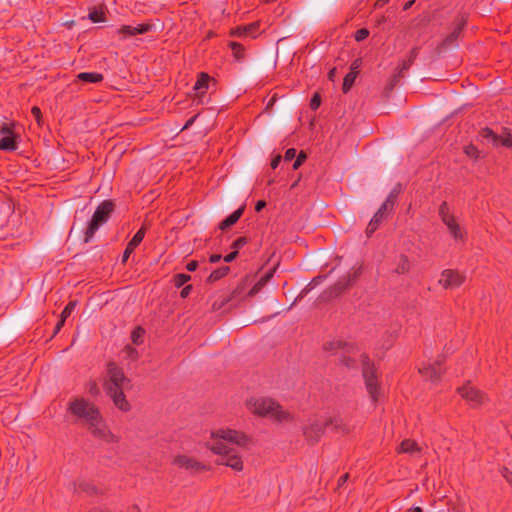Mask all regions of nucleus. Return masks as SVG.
Wrapping results in <instances>:
<instances>
[{"label":"nucleus","mask_w":512,"mask_h":512,"mask_svg":"<svg viewBox=\"0 0 512 512\" xmlns=\"http://www.w3.org/2000/svg\"><path fill=\"white\" fill-rule=\"evenodd\" d=\"M248 442V437L237 430L218 428L211 432L207 447L219 455V464L231 467L235 471H241L243 461L237 449L232 446L244 447Z\"/></svg>","instance_id":"obj_1"},{"label":"nucleus","mask_w":512,"mask_h":512,"mask_svg":"<svg viewBox=\"0 0 512 512\" xmlns=\"http://www.w3.org/2000/svg\"><path fill=\"white\" fill-rule=\"evenodd\" d=\"M69 411L81 420L96 438L107 442L113 440V435L108 430L99 410L88 400L77 398L71 401Z\"/></svg>","instance_id":"obj_2"},{"label":"nucleus","mask_w":512,"mask_h":512,"mask_svg":"<svg viewBox=\"0 0 512 512\" xmlns=\"http://www.w3.org/2000/svg\"><path fill=\"white\" fill-rule=\"evenodd\" d=\"M104 389L112 399L114 405L122 411H128L130 404L126 400L125 393L132 388L129 378L115 364L110 363L107 367V375L104 380Z\"/></svg>","instance_id":"obj_3"},{"label":"nucleus","mask_w":512,"mask_h":512,"mask_svg":"<svg viewBox=\"0 0 512 512\" xmlns=\"http://www.w3.org/2000/svg\"><path fill=\"white\" fill-rule=\"evenodd\" d=\"M247 406L252 413L259 416L278 421H285L289 418V414L271 398H252L248 401Z\"/></svg>","instance_id":"obj_4"},{"label":"nucleus","mask_w":512,"mask_h":512,"mask_svg":"<svg viewBox=\"0 0 512 512\" xmlns=\"http://www.w3.org/2000/svg\"><path fill=\"white\" fill-rule=\"evenodd\" d=\"M113 208L114 205L111 201H104L97 207L85 233L86 242L90 241L99 227L107 222Z\"/></svg>","instance_id":"obj_5"},{"label":"nucleus","mask_w":512,"mask_h":512,"mask_svg":"<svg viewBox=\"0 0 512 512\" xmlns=\"http://www.w3.org/2000/svg\"><path fill=\"white\" fill-rule=\"evenodd\" d=\"M361 358L362 372L367 391L371 399L376 402L381 395V388L378 384L376 369L366 356L359 354Z\"/></svg>","instance_id":"obj_6"},{"label":"nucleus","mask_w":512,"mask_h":512,"mask_svg":"<svg viewBox=\"0 0 512 512\" xmlns=\"http://www.w3.org/2000/svg\"><path fill=\"white\" fill-rule=\"evenodd\" d=\"M15 127V122H0V150L15 151L18 148Z\"/></svg>","instance_id":"obj_7"},{"label":"nucleus","mask_w":512,"mask_h":512,"mask_svg":"<svg viewBox=\"0 0 512 512\" xmlns=\"http://www.w3.org/2000/svg\"><path fill=\"white\" fill-rule=\"evenodd\" d=\"M439 214L447 226L450 234L456 241H463L465 237V230L458 224L453 215L449 213V208L446 203H442L439 208Z\"/></svg>","instance_id":"obj_8"},{"label":"nucleus","mask_w":512,"mask_h":512,"mask_svg":"<svg viewBox=\"0 0 512 512\" xmlns=\"http://www.w3.org/2000/svg\"><path fill=\"white\" fill-rule=\"evenodd\" d=\"M325 349L331 350V351L342 350L343 353L349 354V356L344 358L345 365L347 367H354V364H355L354 357H356L357 353H356V348L352 344H349L346 342H341V341H333V342H330L329 344H327L325 346Z\"/></svg>","instance_id":"obj_9"},{"label":"nucleus","mask_w":512,"mask_h":512,"mask_svg":"<svg viewBox=\"0 0 512 512\" xmlns=\"http://www.w3.org/2000/svg\"><path fill=\"white\" fill-rule=\"evenodd\" d=\"M458 393L465 399L472 407H477L482 404L485 399V395L479 390L475 389L471 385L467 384L458 388Z\"/></svg>","instance_id":"obj_10"},{"label":"nucleus","mask_w":512,"mask_h":512,"mask_svg":"<svg viewBox=\"0 0 512 512\" xmlns=\"http://www.w3.org/2000/svg\"><path fill=\"white\" fill-rule=\"evenodd\" d=\"M464 281V276L457 271L447 269L441 273L439 283L446 289H452L460 286Z\"/></svg>","instance_id":"obj_11"},{"label":"nucleus","mask_w":512,"mask_h":512,"mask_svg":"<svg viewBox=\"0 0 512 512\" xmlns=\"http://www.w3.org/2000/svg\"><path fill=\"white\" fill-rule=\"evenodd\" d=\"M443 372L442 365L439 361L433 363L423 364L419 368V373L425 380L435 382L437 381Z\"/></svg>","instance_id":"obj_12"},{"label":"nucleus","mask_w":512,"mask_h":512,"mask_svg":"<svg viewBox=\"0 0 512 512\" xmlns=\"http://www.w3.org/2000/svg\"><path fill=\"white\" fill-rule=\"evenodd\" d=\"M152 25L149 23H141L136 25H123L117 30V33L122 36L123 39L128 37L144 34L150 31Z\"/></svg>","instance_id":"obj_13"},{"label":"nucleus","mask_w":512,"mask_h":512,"mask_svg":"<svg viewBox=\"0 0 512 512\" xmlns=\"http://www.w3.org/2000/svg\"><path fill=\"white\" fill-rule=\"evenodd\" d=\"M481 137L486 140L489 143H492L495 146H505V147H511L512 146V137L510 135L505 136H497L492 130L486 128L482 130Z\"/></svg>","instance_id":"obj_14"},{"label":"nucleus","mask_w":512,"mask_h":512,"mask_svg":"<svg viewBox=\"0 0 512 512\" xmlns=\"http://www.w3.org/2000/svg\"><path fill=\"white\" fill-rule=\"evenodd\" d=\"M396 198V192L392 191L387 197L386 201L382 204L379 210L375 213L371 221L379 226L380 222L386 217L387 213L393 209Z\"/></svg>","instance_id":"obj_15"},{"label":"nucleus","mask_w":512,"mask_h":512,"mask_svg":"<svg viewBox=\"0 0 512 512\" xmlns=\"http://www.w3.org/2000/svg\"><path fill=\"white\" fill-rule=\"evenodd\" d=\"M396 198V192L392 191L387 197L386 201L382 204L379 210L375 213L371 221L379 226L380 222L386 217L387 213L393 209Z\"/></svg>","instance_id":"obj_16"},{"label":"nucleus","mask_w":512,"mask_h":512,"mask_svg":"<svg viewBox=\"0 0 512 512\" xmlns=\"http://www.w3.org/2000/svg\"><path fill=\"white\" fill-rule=\"evenodd\" d=\"M396 198V192L392 191L387 197L386 201L382 204L379 210L375 213L371 221L379 226L380 222L386 217L387 213L393 209Z\"/></svg>","instance_id":"obj_17"},{"label":"nucleus","mask_w":512,"mask_h":512,"mask_svg":"<svg viewBox=\"0 0 512 512\" xmlns=\"http://www.w3.org/2000/svg\"><path fill=\"white\" fill-rule=\"evenodd\" d=\"M145 236V228H140L136 233L135 235L133 236V238L129 241V243L127 244V247L123 253V256H122V262H126L128 260V258L130 257V255L133 253V251L136 249V247L139 246V244L142 242L143 238Z\"/></svg>","instance_id":"obj_18"},{"label":"nucleus","mask_w":512,"mask_h":512,"mask_svg":"<svg viewBox=\"0 0 512 512\" xmlns=\"http://www.w3.org/2000/svg\"><path fill=\"white\" fill-rule=\"evenodd\" d=\"M174 462L180 468H185L186 470H189L192 472H196V471L202 470L204 468V465H202L200 462L194 460L193 458L185 456V455L177 456L175 458Z\"/></svg>","instance_id":"obj_19"},{"label":"nucleus","mask_w":512,"mask_h":512,"mask_svg":"<svg viewBox=\"0 0 512 512\" xmlns=\"http://www.w3.org/2000/svg\"><path fill=\"white\" fill-rule=\"evenodd\" d=\"M258 29L257 23H252L246 26H241L233 29L231 35L238 37H256Z\"/></svg>","instance_id":"obj_20"},{"label":"nucleus","mask_w":512,"mask_h":512,"mask_svg":"<svg viewBox=\"0 0 512 512\" xmlns=\"http://www.w3.org/2000/svg\"><path fill=\"white\" fill-rule=\"evenodd\" d=\"M67 488L68 490H71L76 493L86 492L88 494H91L95 490V488L92 485H90L83 479H79L77 481L69 483Z\"/></svg>","instance_id":"obj_21"},{"label":"nucleus","mask_w":512,"mask_h":512,"mask_svg":"<svg viewBox=\"0 0 512 512\" xmlns=\"http://www.w3.org/2000/svg\"><path fill=\"white\" fill-rule=\"evenodd\" d=\"M209 82H210V77L205 74V73H201L194 85V91H195V94L196 96L200 97L202 96L208 89L209 87Z\"/></svg>","instance_id":"obj_22"},{"label":"nucleus","mask_w":512,"mask_h":512,"mask_svg":"<svg viewBox=\"0 0 512 512\" xmlns=\"http://www.w3.org/2000/svg\"><path fill=\"white\" fill-rule=\"evenodd\" d=\"M398 451L400 453H408L414 455L421 451V447L415 441L406 439L400 443Z\"/></svg>","instance_id":"obj_23"},{"label":"nucleus","mask_w":512,"mask_h":512,"mask_svg":"<svg viewBox=\"0 0 512 512\" xmlns=\"http://www.w3.org/2000/svg\"><path fill=\"white\" fill-rule=\"evenodd\" d=\"M76 79L84 83H98L103 80V75L97 72H81Z\"/></svg>","instance_id":"obj_24"},{"label":"nucleus","mask_w":512,"mask_h":512,"mask_svg":"<svg viewBox=\"0 0 512 512\" xmlns=\"http://www.w3.org/2000/svg\"><path fill=\"white\" fill-rule=\"evenodd\" d=\"M243 212H244V207H240L237 210H235L232 214H230L226 219H224L220 223V225H219L220 229L224 230V229L234 225L239 220V218L242 216Z\"/></svg>","instance_id":"obj_25"},{"label":"nucleus","mask_w":512,"mask_h":512,"mask_svg":"<svg viewBox=\"0 0 512 512\" xmlns=\"http://www.w3.org/2000/svg\"><path fill=\"white\" fill-rule=\"evenodd\" d=\"M357 73L355 71H350L345 77H344V81H343V92L344 93H347L350 88L353 86L356 78H357Z\"/></svg>","instance_id":"obj_26"},{"label":"nucleus","mask_w":512,"mask_h":512,"mask_svg":"<svg viewBox=\"0 0 512 512\" xmlns=\"http://www.w3.org/2000/svg\"><path fill=\"white\" fill-rule=\"evenodd\" d=\"M271 277L272 273H266L264 276H262L259 281L251 288L249 295L252 296L257 294Z\"/></svg>","instance_id":"obj_27"},{"label":"nucleus","mask_w":512,"mask_h":512,"mask_svg":"<svg viewBox=\"0 0 512 512\" xmlns=\"http://www.w3.org/2000/svg\"><path fill=\"white\" fill-rule=\"evenodd\" d=\"M322 431V426L318 423L312 424L310 427L304 428V434L309 439L317 438L318 434Z\"/></svg>","instance_id":"obj_28"},{"label":"nucleus","mask_w":512,"mask_h":512,"mask_svg":"<svg viewBox=\"0 0 512 512\" xmlns=\"http://www.w3.org/2000/svg\"><path fill=\"white\" fill-rule=\"evenodd\" d=\"M231 50H232V54L233 56L237 59V60H241L244 58V47L242 44L238 43V42H231L229 44Z\"/></svg>","instance_id":"obj_29"},{"label":"nucleus","mask_w":512,"mask_h":512,"mask_svg":"<svg viewBox=\"0 0 512 512\" xmlns=\"http://www.w3.org/2000/svg\"><path fill=\"white\" fill-rule=\"evenodd\" d=\"M145 331L141 327H137L132 331L131 339L135 345H140L143 342Z\"/></svg>","instance_id":"obj_30"},{"label":"nucleus","mask_w":512,"mask_h":512,"mask_svg":"<svg viewBox=\"0 0 512 512\" xmlns=\"http://www.w3.org/2000/svg\"><path fill=\"white\" fill-rule=\"evenodd\" d=\"M229 272V267L225 266V267H221L217 270H214L211 274H210V279L213 280V281H216V280H219L221 279L222 277L226 276Z\"/></svg>","instance_id":"obj_31"},{"label":"nucleus","mask_w":512,"mask_h":512,"mask_svg":"<svg viewBox=\"0 0 512 512\" xmlns=\"http://www.w3.org/2000/svg\"><path fill=\"white\" fill-rule=\"evenodd\" d=\"M410 269V263L407 257L401 256L396 272L399 274L405 273Z\"/></svg>","instance_id":"obj_32"},{"label":"nucleus","mask_w":512,"mask_h":512,"mask_svg":"<svg viewBox=\"0 0 512 512\" xmlns=\"http://www.w3.org/2000/svg\"><path fill=\"white\" fill-rule=\"evenodd\" d=\"M88 17L94 23H98V22H103L104 21V13L102 11H99V10L91 11L89 13Z\"/></svg>","instance_id":"obj_33"},{"label":"nucleus","mask_w":512,"mask_h":512,"mask_svg":"<svg viewBox=\"0 0 512 512\" xmlns=\"http://www.w3.org/2000/svg\"><path fill=\"white\" fill-rule=\"evenodd\" d=\"M75 306H76V303L71 301L69 302L65 308L63 309L62 313H61V319H64L66 321V319L71 315V313L74 311L75 309Z\"/></svg>","instance_id":"obj_34"},{"label":"nucleus","mask_w":512,"mask_h":512,"mask_svg":"<svg viewBox=\"0 0 512 512\" xmlns=\"http://www.w3.org/2000/svg\"><path fill=\"white\" fill-rule=\"evenodd\" d=\"M190 280V276L187 275V274H183V273H180V274H177L175 276V286L176 287H181L183 286L186 282H188Z\"/></svg>","instance_id":"obj_35"},{"label":"nucleus","mask_w":512,"mask_h":512,"mask_svg":"<svg viewBox=\"0 0 512 512\" xmlns=\"http://www.w3.org/2000/svg\"><path fill=\"white\" fill-rule=\"evenodd\" d=\"M123 352L126 354V357L130 360H135L138 357L137 350L130 345H127Z\"/></svg>","instance_id":"obj_36"},{"label":"nucleus","mask_w":512,"mask_h":512,"mask_svg":"<svg viewBox=\"0 0 512 512\" xmlns=\"http://www.w3.org/2000/svg\"><path fill=\"white\" fill-rule=\"evenodd\" d=\"M369 35V31L366 28H361L355 33V40L360 42L365 40Z\"/></svg>","instance_id":"obj_37"},{"label":"nucleus","mask_w":512,"mask_h":512,"mask_svg":"<svg viewBox=\"0 0 512 512\" xmlns=\"http://www.w3.org/2000/svg\"><path fill=\"white\" fill-rule=\"evenodd\" d=\"M465 153L467 156L471 158H477L479 156V151L473 145H469L465 148Z\"/></svg>","instance_id":"obj_38"},{"label":"nucleus","mask_w":512,"mask_h":512,"mask_svg":"<svg viewBox=\"0 0 512 512\" xmlns=\"http://www.w3.org/2000/svg\"><path fill=\"white\" fill-rule=\"evenodd\" d=\"M296 156V150L294 148H290L285 152L284 160L291 161Z\"/></svg>","instance_id":"obj_39"},{"label":"nucleus","mask_w":512,"mask_h":512,"mask_svg":"<svg viewBox=\"0 0 512 512\" xmlns=\"http://www.w3.org/2000/svg\"><path fill=\"white\" fill-rule=\"evenodd\" d=\"M362 61L361 59H355L350 66V71H355L357 74L359 72V69L361 67Z\"/></svg>","instance_id":"obj_40"},{"label":"nucleus","mask_w":512,"mask_h":512,"mask_svg":"<svg viewBox=\"0 0 512 512\" xmlns=\"http://www.w3.org/2000/svg\"><path fill=\"white\" fill-rule=\"evenodd\" d=\"M245 243H246V239L243 237L236 239L233 243L234 250L238 251V249H240L242 246H244Z\"/></svg>","instance_id":"obj_41"},{"label":"nucleus","mask_w":512,"mask_h":512,"mask_svg":"<svg viewBox=\"0 0 512 512\" xmlns=\"http://www.w3.org/2000/svg\"><path fill=\"white\" fill-rule=\"evenodd\" d=\"M502 475L506 479V481L512 486V472L505 468L502 471Z\"/></svg>","instance_id":"obj_42"},{"label":"nucleus","mask_w":512,"mask_h":512,"mask_svg":"<svg viewBox=\"0 0 512 512\" xmlns=\"http://www.w3.org/2000/svg\"><path fill=\"white\" fill-rule=\"evenodd\" d=\"M320 105V97L318 95H314V97L311 99L310 106L312 109H317Z\"/></svg>","instance_id":"obj_43"},{"label":"nucleus","mask_w":512,"mask_h":512,"mask_svg":"<svg viewBox=\"0 0 512 512\" xmlns=\"http://www.w3.org/2000/svg\"><path fill=\"white\" fill-rule=\"evenodd\" d=\"M378 228L377 225H375L372 221L369 222L367 228H366V233L368 236H370L372 233H374V231Z\"/></svg>","instance_id":"obj_44"},{"label":"nucleus","mask_w":512,"mask_h":512,"mask_svg":"<svg viewBox=\"0 0 512 512\" xmlns=\"http://www.w3.org/2000/svg\"><path fill=\"white\" fill-rule=\"evenodd\" d=\"M237 254H238V251L234 250L233 252L229 253L228 255H226L224 257V261L227 263L232 262L236 258Z\"/></svg>","instance_id":"obj_45"},{"label":"nucleus","mask_w":512,"mask_h":512,"mask_svg":"<svg viewBox=\"0 0 512 512\" xmlns=\"http://www.w3.org/2000/svg\"><path fill=\"white\" fill-rule=\"evenodd\" d=\"M88 391L91 395H98L99 393V389L97 387V384L96 383H91L89 388H88Z\"/></svg>","instance_id":"obj_46"},{"label":"nucleus","mask_w":512,"mask_h":512,"mask_svg":"<svg viewBox=\"0 0 512 512\" xmlns=\"http://www.w3.org/2000/svg\"><path fill=\"white\" fill-rule=\"evenodd\" d=\"M31 111H32V114L34 115V117L37 119V121H39L40 115H41L40 108L34 106Z\"/></svg>","instance_id":"obj_47"},{"label":"nucleus","mask_w":512,"mask_h":512,"mask_svg":"<svg viewBox=\"0 0 512 512\" xmlns=\"http://www.w3.org/2000/svg\"><path fill=\"white\" fill-rule=\"evenodd\" d=\"M280 161H281V156H279V155H278V156H276V157L271 161V167H272L273 169H276V168L278 167V165H279Z\"/></svg>","instance_id":"obj_48"},{"label":"nucleus","mask_w":512,"mask_h":512,"mask_svg":"<svg viewBox=\"0 0 512 512\" xmlns=\"http://www.w3.org/2000/svg\"><path fill=\"white\" fill-rule=\"evenodd\" d=\"M64 323H65V320L60 318V320L58 321V323L55 326L54 334H57L61 330Z\"/></svg>","instance_id":"obj_49"},{"label":"nucleus","mask_w":512,"mask_h":512,"mask_svg":"<svg viewBox=\"0 0 512 512\" xmlns=\"http://www.w3.org/2000/svg\"><path fill=\"white\" fill-rule=\"evenodd\" d=\"M266 206V202L263 200H260L256 203L255 210L257 212H260L264 207Z\"/></svg>","instance_id":"obj_50"},{"label":"nucleus","mask_w":512,"mask_h":512,"mask_svg":"<svg viewBox=\"0 0 512 512\" xmlns=\"http://www.w3.org/2000/svg\"><path fill=\"white\" fill-rule=\"evenodd\" d=\"M190 291H191V286L184 287L181 291V297H183V298L187 297L189 295Z\"/></svg>","instance_id":"obj_51"},{"label":"nucleus","mask_w":512,"mask_h":512,"mask_svg":"<svg viewBox=\"0 0 512 512\" xmlns=\"http://www.w3.org/2000/svg\"><path fill=\"white\" fill-rule=\"evenodd\" d=\"M220 259H221V255H219V254H214V255L210 256L211 263H217L218 261H220Z\"/></svg>","instance_id":"obj_52"},{"label":"nucleus","mask_w":512,"mask_h":512,"mask_svg":"<svg viewBox=\"0 0 512 512\" xmlns=\"http://www.w3.org/2000/svg\"><path fill=\"white\" fill-rule=\"evenodd\" d=\"M196 268H197V263L194 261L187 264V269L189 271H194V270H196Z\"/></svg>","instance_id":"obj_53"},{"label":"nucleus","mask_w":512,"mask_h":512,"mask_svg":"<svg viewBox=\"0 0 512 512\" xmlns=\"http://www.w3.org/2000/svg\"><path fill=\"white\" fill-rule=\"evenodd\" d=\"M125 512H140V509L136 505L129 506Z\"/></svg>","instance_id":"obj_54"},{"label":"nucleus","mask_w":512,"mask_h":512,"mask_svg":"<svg viewBox=\"0 0 512 512\" xmlns=\"http://www.w3.org/2000/svg\"><path fill=\"white\" fill-rule=\"evenodd\" d=\"M388 2H389V0H377L376 6L377 7H382V6H384Z\"/></svg>","instance_id":"obj_55"},{"label":"nucleus","mask_w":512,"mask_h":512,"mask_svg":"<svg viewBox=\"0 0 512 512\" xmlns=\"http://www.w3.org/2000/svg\"><path fill=\"white\" fill-rule=\"evenodd\" d=\"M388 2H389V0H377L376 6L377 7H382V6H384Z\"/></svg>","instance_id":"obj_56"},{"label":"nucleus","mask_w":512,"mask_h":512,"mask_svg":"<svg viewBox=\"0 0 512 512\" xmlns=\"http://www.w3.org/2000/svg\"><path fill=\"white\" fill-rule=\"evenodd\" d=\"M302 163V161L296 159L295 162L293 163V169H298Z\"/></svg>","instance_id":"obj_57"},{"label":"nucleus","mask_w":512,"mask_h":512,"mask_svg":"<svg viewBox=\"0 0 512 512\" xmlns=\"http://www.w3.org/2000/svg\"><path fill=\"white\" fill-rule=\"evenodd\" d=\"M302 163V161L296 159L295 162L293 163V169H298Z\"/></svg>","instance_id":"obj_58"},{"label":"nucleus","mask_w":512,"mask_h":512,"mask_svg":"<svg viewBox=\"0 0 512 512\" xmlns=\"http://www.w3.org/2000/svg\"><path fill=\"white\" fill-rule=\"evenodd\" d=\"M194 120H195V117L190 118V119L186 122V124L184 125L183 129H186L187 127H189V126L194 122Z\"/></svg>","instance_id":"obj_59"},{"label":"nucleus","mask_w":512,"mask_h":512,"mask_svg":"<svg viewBox=\"0 0 512 512\" xmlns=\"http://www.w3.org/2000/svg\"><path fill=\"white\" fill-rule=\"evenodd\" d=\"M306 159V155L305 153L301 152L298 156H297V160H300V161H304Z\"/></svg>","instance_id":"obj_60"},{"label":"nucleus","mask_w":512,"mask_h":512,"mask_svg":"<svg viewBox=\"0 0 512 512\" xmlns=\"http://www.w3.org/2000/svg\"><path fill=\"white\" fill-rule=\"evenodd\" d=\"M335 73H336V69L333 68L332 70H330L329 72V79L330 80H333L334 76H335Z\"/></svg>","instance_id":"obj_61"},{"label":"nucleus","mask_w":512,"mask_h":512,"mask_svg":"<svg viewBox=\"0 0 512 512\" xmlns=\"http://www.w3.org/2000/svg\"><path fill=\"white\" fill-rule=\"evenodd\" d=\"M409 512H423L420 507H412L409 509Z\"/></svg>","instance_id":"obj_62"},{"label":"nucleus","mask_w":512,"mask_h":512,"mask_svg":"<svg viewBox=\"0 0 512 512\" xmlns=\"http://www.w3.org/2000/svg\"><path fill=\"white\" fill-rule=\"evenodd\" d=\"M413 3H414V1H408V2L404 5V10L409 9V8L412 6V4H413Z\"/></svg>","instance_id":"obj_63"},{"label":"nucleus","mask_w":512,"mask_h":512,"mask_svg":"<svg viewBox=\"0 0 512 512\" xmlns=\"http://www.w3.org/2000/svg\"><path fill=\"white\" fill-rule=\"evenodd\" d=\"M347 477H348V475H347V474L342 475V476L340 477V479H339V480H340L341 482H344V481H346Z\"/></svg>","instance_id":"obj_64"}]
</instances>
